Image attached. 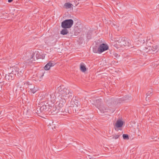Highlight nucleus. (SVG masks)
I'll return each mask as SVG.
<instances>
[{
	"label": "nucleus",
	"mask_w": 159,
	"mask_h": 159,
	"mask_svg": "<svg viewBox=\"0 0 159 159\" xmlns=\"http://www.w3.org/2000/svg\"><path fill=\"white\" fill-rule=\"evenodd\" d=\"M115 41L116 43L115 45H116L117 48L123 46H129L130 45V41L125 38H116Z\"/></svg>",
	"instance_id": "obj_1"
},
{
	"label": "nucleus",
	"mask_w": 159,
	"mask_h": 159,
	"mask_svg": "<svg viewBox=\"0 0 159 159\" xmlns=\"http://www.w3.org/2000/svg\"><path fill=\"white\" fill-rule=\"evenodd\" d=\"M69 91L67 88L64 87L63 86H60L58 88V97L66 98V96L69 94Z\"/></svg>",
	"instance_id": "obj_2"
},
{
	"label": "nucleus",
	"mask_w": 159,
	"mask_h": 159,
	"mask_svg": "<svg viewBox=\"0 0 159 159\" xmlns=\"http://www.w3.org/2000/svg\"><path fill=\"white\" fill-rule=\"evenodd\" d=\"M35 55V57L36 59L41 58V56L38 52L34 53L33 52H31L30 53H27L26 54V59L27 60H31L32 62H34V61H35L34 55Z\"/></svg>",
	"instance_id": "obj_3"
},
{
	"label": "nucleus",
	"mask_w": 159,
	"mask_h": 159,
	"mask_svg": "<svg viewBox=\"0 0 159 159\" xmlns=\"http://www.w3.org/2000/svg\"><path fill=\"white\" fill-rule=\"evenodd\" d=\"M47 99L46 97L44 95H42L39 96L38 100H39V105L41 108L42 111H47V106L46 104V100Z\"/></svg>",
	"instance_id": "obj_4"
},
{
	"label": "nucleus",
	"mask_w": 159,
	"mask_h": 159,
	"mask_svg": "<svg viewBox=\"0 0 159 159\" xmlns=\"http://www.w3.org/2000/svg\"><path fill=\"white\" fill-rule=\"evenodd\" d=\"M74 23V21L72 19H67L63 21L61 23V26L63 29L70 28Z\"/></svg>",
	"instance_id": "obj_5"
},
{
	"label": "nucleus",
	"mask_w": 159,
	"mask_h": 159,
	"mask_svg": "<svg viewBox=\"0 0 159 159\" xmlns=\"http://www.w3.org/2000/svg\"><path fill=\"white\" fill-rule=\"evenodd\" d=\"M57 98L58 100L56 102L57 106L62 109L61 108L64 107L66 103L65 98L60 96L58 97Z\"/></svg>",
	"instance_id": "obj_6"
},
{
	"label": "nucleus",
	"mask_w": 159,
	"mask_h": 159,
	"mask_svg": "<svg viewBox=\"0 0 159 159\" xmlns=\"http://www.w3.org/2000/svg\"><path fill=\"white\" fill-rule=\"evenodd\" d=\"M101 101V99L96 100V103H98V104H97V107L101 112L104 113L107 110H108V109L107 108H106V107L100 105Z\"/></svg>",
	"instance_id": "obj_7"
},
{
	"label": "nucleus",
	"mask_w": 159,
	"mask_h": 159,
	"mask_svg": "<svg viewBox=\"0 0 159 159\" xmlns=\"http://www.w3.org/2000/svg\"><path fill=\"white\" fill-rule=\"evenodd\" d=\"M12 72L15 75L20 77L22 75L24 71L23 70H21L19 68L15 67L13 69Z\"/></svg>",
	"instance_id": "obj_8"
},
{
	"label": "nucleus",
	"mask_w": 159,
	"mask_h": 159,
	"mask_svg": "<svg viewBox=\"0 0 159 159\" xmlns=\"http://www.w3.org/2000/svg\"><path fill=\"white\" fill-rule=\"evenodd\" d=\"M49 111L51 113H52L53 114H55L59 111L62 112L63 110L61 109L59 107H57L56 106L54 105L52 107L51 106Z\"/></svg>",
	"instance_id": "obj_9"
},
{
	"label": "nucleus",
	"mask_w": 159,
	"mask_h": 159,
	"mask_svg": "<svg viewBox=\"0 0 159 159\" xmlns=\"http://www.w3.org/2000/svg\"><path fill=\"white\" fill-rule=\"evenodd\" d=\"M108 49V46L104 43L101 44L98 47V51L100 53L102 52L107 50Z\"/></svg>",
	"instance_id": "obj_10"
},
{
	"label": "nucleus",
	"mask_w": 159,
	"mask_h": 159,
	"mask_svg": "<svg viewBox=\"0 0 159 159\" xmlns=\"http://www.w3.org/2000/svg\"><path fill=\"white\" fill-rule=\"evenodd\" d=\"M145 48L146 49V50H145L146 52L148 51L150 52L152 51L154 52L157 50V46H156V45H154L152 46H148V47H146Z\"/></svg>",
	"instance_id": "obj_11"
},
{
	"label": "nucleus",
	"mask_w": 159,
	"mask_h": 159,
	"mask_svg": "<svg viewBox=\"0 0 159 159\" xmlns=\"http://www.w3.org/2000/svg\"><path fill=\"white\" fill-rule=\"evenodd\" d=\"M55 65L53 61H50L44 66V69L46 70H49L51 67L54 66Z\"/></svg>",
	"instance_id": "obj_12"
},
{
	"label": "nucleus",
	"mask_w": 159,
	"mask_h": 159,
	"mask_svg": "<svg viewBox=\"0 0 159 159\" xmlns=\"http://www.w3.org/2000/svg\"><path fill=\"white\" fill-rule=\"evenodd\" d=\"M13 75H14L11 72V73H9L8 74L6 75L5 76V78L6 80H12L14 79Z\"/></svg>",
	"instance_id": "obj_13"
},
{
	"label": "nucleus",
	"mask_w": 159,
	"mask_h": 159,
	"mask_svg": "<svg viewBox=\"0 0 159 159\" xmlns=\"http://www.w3.org/2000/svg\"><path fill=\"white\" fill-rule=\"evenodd\" d=\"M153 91L152 89H151L148 91L146 93V100L147 101H148L149 100V98L152 95Z\"/></svg>",
	"instance_id": "obj_14"
},
{
	"label": "nucleus",
	"mask_w": 159,
	"mask_h": 159,
	"mask_svg": "<svg viewBox=\"0 0 159 159\" xmlns=\"http://www.w3.org/2000/svg\"><path fill=\"white\" fill-rule=\"evenodd\" d=\"M80 69L83 72H85L86 70L85 66L83 63H81L80 65Z\"/></svg>",
	"instance_id": "obj_15"
},
{
	"label": "nucleus",
	"mask_w": 159,
	"mask_h": 159,
	"mask_svg": "<svg viewBox=\"0 0 159 159\" xmlns=\"http://www.w3.org/2000/svg\"><path fill=\"white\" fill-rule=\"evenodd\" d=\"M123 125V121L120 120H118L116 123V126L117 128H119L122 127Z\"/></svg>",
	"instance_id": "obj_16"
},
{
	"label": "nucleus",
	"mask_w": 159,
	"mask_h": 159,
	"mask_svg": "<svg viewBox=\"0 0 159 159\" xmlns=\"http://www.w3.org/2000/svg\"><path fill=\"white\" fill-rule=\"evenodd\" d=\"M68 33L69 31L66 29H64L61 31L60 33L61 34L65 35L67 34Z\"/></svg>",
	"instance_id": "obj_17"
},
{
	"label": "nucleus",
	"mask_w": 159,
	"mask_h": 159,
	"mask_svg": "<svg viewBox=\"0 0 159 159\" xmlns=\"http://www.w3.org/2000/svg\"><path fill=\"white\" fill-rule=\"evenodd\" d=\"M36 110L37 111V113H39V112H43L42 111L41 108L40 107V105H39V103H38V106H37V107L36 108Z\"/></svg>",
	"instance_id": "obj_18"
},
{
	"label": "nucleus",
	"mask_w": 159,
	"mask_h": 159,
	"mask_svg": "<svg viewBox=\"0 0 159 159\" xmlns=\"http://www.w3.org/2000/svg\"><path fill=\"white\" fill-rule=\"evenodd\" d=\"M72 4L69 3H66L64 4V7L66 9L70 8L71 7Z\"/></svg>",
	"instance_id": "obj_19"
},
{
	"label": "nucleus",
	"mask_w": 159,
	"mask_h": 159,
	"mask_svg": "<svg viewBox=\"0 0 159 159\" xmlns=\"http://www.w3.org/2000/svg\"><path fill=\"white\" fill-rule=\"evenodd\" d=\"M46 104L47 106V111H49V110L51 109V106L50 104L49 103L47 102L46 101Z\"/></svg>",
	"instance_id": "obj_20"
},
{
	"label": "nucleus",
	"mask_w": 159,
	"mask_h": 159,
	"mask_svg": "<svg viewBox=\"0 0 159 159\" xmlns=\"http://www.w3.org/2000/svg\"><path fill=\"white\" fill-rule=\"evenodd\" d=\"M30 89L31 92L33 93H35L37 91V90L35 89L34 86L33 87L31 88Z\"/></svg>",
	"instance_id": "obj_21"
},
{
	"label": "nucleus",
	"mask_w": 159,
	"mask_h": 159,
	"mask_svg": "<svg viewBox=\"0 0 159 159\" xmlns=\"http://www.w3.org/2000/svg\"><path fill=\"white\" fill-rule=\"evenodd\" d=\"M93 51L95 53H100V52L98 51V50L96 49V48H93Z\"/></svg>",
	"instance_id": "obj_22"
},
{
	"label": "nucleus",
	"mask_w": 159,
	"mask_h": 159,
	"mask_svg": "<svg viewBox=\"0 0 159 159\" xmlns=\"http://www.w3.org/2000/svg\"><path fill=\"white\" fill-rule=\"evenodd\" d=\"M123 137L124 139H129L128 135L127 134H123Z\"/></svg>",
	"instance_id": "obj_23"
},
{
	"label": "nucleus",
	"mask_w": 159,
	"mask_h": 159,
	"mask_svg": "<svg viewBox=\"0 0 159 159\" xmlns=\"http://www.w3.org/2000/svg\"><path fill=\"white\" fill-rule=\"evenodd\" d=\"M129 98V97L128 96H125L123 97L121 99V100L122 101H126V100H127Z\"/></svg>",
	"instance_id": "obj_24"
},
{
	"label": "nucleus",
	"mask_w": 159,
	"mask_h": 159,
	"mask_svg": "<svg viewBox=\"0 0 159 159\" xmlns=\"http://www.w3.org/2000/svg\"><path fill=\"white\" fill-rule=\"evenodd\" d=\"M120 134H117L116 135H115L113 136L112 137V139H117L118 138L120 137Z\"/></svg>",
	"instance_id": "obj_25"
},
{
	"label": "nucleus",
	"mask_w": 159,
	"mask_h": 159,
	"mask_svg": "<svg viewBox=\"0 0 159 159\" xmlns=\"http://www.w3.org/2000/svg\"><path fill=\"white\" fill-rule=\"evenodd\" d=\"M68 109H69V110H72L73 111V112L74 113H76V112L75 109V110H74V107H69Z\"/></svg>",
	"instance_id": "obj_26"
},
{
	"label": "nucleus",
	"mask_w": 159,
	"mask_h": 159,
	"mask_svg": "<svg viewBox=\"0 0 159 159\" xmlns=\"http://www.w3.org/2000/svg\"><path fill=\"white\" fill-rule=\"evenodd\" d=\"M114 57L116 58H118L119 57V55L117 53H115L113 54Z\"/></svg>",
	"instance_id": "obj_27"
},
{
	"label": "nucleus",
	"mask_w": 159,
	"mask_h": 159,
	"mask_svg": "<svg viewBox=\"0 0 159 159\" xmlns=\"http://www.w3.org/2000/svg\"><path fill=\"white\" fill-rule=\"evenodd\" d=\"M156 46H157V50H159V44L156 45Z\"/></svg>",
	"instance_id": "obj_28"
},
{
	"label": "nucleus",
	"mask_w": 159,
	"mask_h": 159,
	"mask_svg": "<svg viewBox=\"0 0 159 159\" xmlns=\"http://www.w3.org/2000/svg\"><path fill=\"white\" fill-rule=\"evenodd\" d=\"M150 39V37H148L147 38V39L146 40H149Z\"/></svg>",
	"instance_id": "obj_29"
},
{
	"label": "nucleus",
	"mask_w": 159,
	"mask_h": 159,
	"mask_svg": "<svg viewBox=\"0 0 159 159\" xmlns=\"http://www.w3.org/2000/svg\"><path fill=\"white\" fill-rule=\"evenodd\" d=\"M13 0H8V1L9 2H11Z\"/></svg>",
	"instance_id": "obj_30"
},
{
	"label": "nucleus",
	"mask_w": 159,
	"mask_h": 159,
	"mask_svg": "<svg viewBox=\"0 0 159 159\" xmlns=\"http://www.w3.org/2000/svg\"><path fill=\"white\" fill-rule=\"evenodd\" d=\"M142 41V43L143 44L145 43V40L144 39Z\"/></svg>",
	"instance_id": "obj_31"
},
{
	"label": "nucleus",
	"mask_w": 159,
	"mask_h": 159,
	"mask_svg": "<svg viewBox=\"0 0 159 159\" xmlns=\"http://www.w3.org/2000/svg\"><path fill=\"white\" fill-rule=\"evenodd\" d=\"M71 112H72V111H70V112H68V113H71Z\"/></svg>",
	"instance_id": "obj_32"
}]
</instances>
